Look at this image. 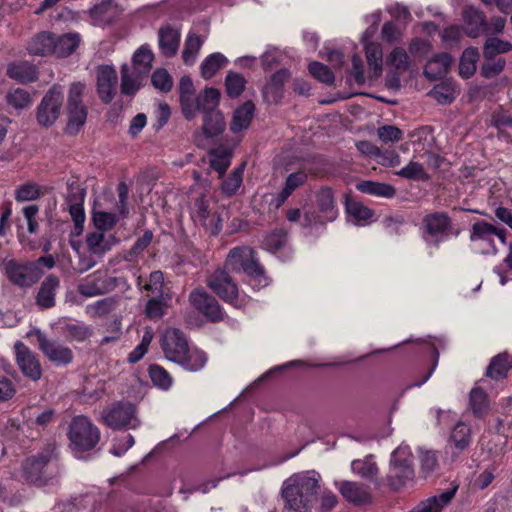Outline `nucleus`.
I'll use <instances>...</instances> for the list:
<instances>
[{
  "mask_svg": "<svg viewBox=\"0 0 512 512\" xmlns=\"http://www.w3.org/2000/svg\"><path fill=\"white\" fill-rule=\"evenodd\" d=\"M319 478L315 471H306L286 479L281 488L284 510L309 512L317 501Z\"/></svg>",
  "mask_w": 512,
  "mask_h": 512,
  "instance_id": "f257e3e1",
  "label": "nucleus"
},
{
  "mask_svg": "<svg viewBox=\"0 0 512 512\" xmlns=\"http://www.w3.org/2000/svg\"><path fill=\"white\" fill-rule=\"evenodd\" d=\"M117 197L111 190L101 193L92 206V224H117L129 215V187L120 181L116 188Z\"/></svg>",
  "mask_w": 512,
  "mask_h": 512,
  "instance_id": "f03ea898",
  "label": "nucleus"
},
{
  "mask_svg": "<svg viewBox=\"0 0 512 512\" xmlns=\"http://www.w3.org/2000/svg\"><path fill=\"white\" fill-rule=\"evenodd\" d=\"M162 349L169 361L191 372L201 370L208 359L205 352L197 348L190 349L184 333L177 328L166 331L162 340Z\"/></svg>",
  "mask_w": 512,
  "mask_h": 512,
  "instance_id": "7ed1b4c3",
  "label": "nucleus"
},
{
  "mask_svg": "<svg viewBox=\"0 0 512 512\" xmlns=\"http://www.w3.org/2000/svg\"><path fill=\"white\" fill-rule=\"evenodd\" d=\"M58 461L57 446L46 443L36 454L26 457L21 464V475L26 483L43 487L52 479L51 466Z\"/></svg>",
  "mask_w": 512,
  "mask_h": 512,
  "instance_id": "20e7f679",
  "label": "nucleus"
},
{
  "mask_svg": "<svg viewBox=\"0 0 512 512\" xmlns=\"http://www.w3.org/2000/svg\"><path fill=\"white\" fill-rule=\"evenodd\" d=\"M225 267L234 272L243 271L255 281V285L259 288L266 287L269 284L264 268L256 258L255 251L250 247L243 246L231 249L226 258Z\"/></svg>",
  "mask_w": 512,
  "mask_h": 512,
  "instance_id": "39448f33",
  "label": "nucleus"
},
{
  "mask_svg": "<svg viewBox=\"0 0 512 512\" xmlns=\"http://www.w3.org/2000/svg\"><path fill=\"white\" fill-rule=\"evenodd\" d=\"M85 90L86 85L82 82H73L69 86L64 110L67 116L65 130L68 134H78L86 124L89 110L84 102Z\"/></svg>",
  "mask_w": 512,
  "mask_h": 512,
  "instance_id": "423d86ee",
  "label": "nucleus"
},
{
  "mask_svg": "<svg viewBox=\"0 0 512 512\" xmlns=\"http://www.w3.org/2000/svg\"><path fill=\"white\" fill-rule=\"evenodd\" d=\"M413 460V454L408 446H399L392 452L386 476L387 485L391 490L398 492L413 481Z\"/></svg>",
  "mask_w": 512,
  "mask_h": 512,
  "instance_id": "0eeeda50",
  "label": "nucleus"
},
{
  "mask_svg": "<svg viewBox=\"0 0 512 512\" xmlns=\"http://www.w3.org/2000/svg\"><path fill=\"white\" fill-rule=\"evenodd\" d=\"M220 91L216 88H205L201 92L202 103L197 113H203V133L206 137H215L225 130V120L222 112L218 109L220 102Z\"/></svg>",
  "mask_w": 512,
  "mask_h": 512,
  "instance_id": "6e6552de",
  "label": "nucleus"
},
{
  "mask_svg": "<svg viewBox=\"0 0 512 512\" xmlns=\"http://www.w3.org/2000/svg\"><path fill=\"white\" fill-rule=\"evenodd\" d=\"M67 436L70 448L74 452H87L94 449L100 441V430L83 415L75 416L69 423Z\"/></svg>",
  "mask_w": 512,
  "mask_h": 512,
  "instance_id": "1a4fd4ad",
  "label": "nucleus"
},
{
  "mask_svg": "<svg viewBox=\"0 0 512 512\" xmlns=\"http://www.w3.org/2000/svg\"><path fill=\"white\" fill-rule=\"evenodd\" d=\"M136 413L134 404L129 401H118L103 409L101 419L113 430L136 429L140 426Z\"/></svg>",
  "mask_w": 512,
  "mask_h": 512,
  "instance_id": "9d476101",
  "label": "nucleus"
},
{
  "mask_svg": "<svg viewBox=\"0 0 512 512\" xmlns=\"http://www.w3.org/2000/svg\"><path fill=\"white\" fill-rule=\"evenodd\" d=\"M64 102L63 87L52 85L36 108V121L41 127L49 128L59 119Z\"/></svg>",
  "mask_w": 512,
  "mask_h": 512,
  "instance_id": "9b49d317",
  "label": "nucleus"
},
{
  "mask_svg": "<svg viewBox=\"0 0 512 512\" xmlns=\"http://www.w3.org/2000/svg\"><path fill=\"white\" fill-rule=\"evenodd\" d=\"M190 304L208 321L219 323L224 320L225 313L217 299L204 288L198 287L189 294Z\"/></svg>",
  "mask_w": 512,
  "mask_h": 512,
  "instance_id": "f8f14e48",
  "label": "nucleus"
},
{
  "mask_svg": "<svg viewBox=\"0 0 512 512\" xmlns=\"http://www.w3.org/2000/svg\"><path fill=\"white\" fill-rule=\"evenodd\" d=\"M5 271L10 282L19 287L32 286L43 274L37 263H18L15 260L6 263Z\"/></svg>",
  "mask_w": 512,
  "mask_h": 512,
  "instance_id": "ddd939ff",
  "label": "nucleus"
},
{
  "mask_svg": "<svg viewBox=\"0 0 512 512\" xmlns=\"http://www.w3.org/2000/svg\"><path fill=\"white\" fill-rule=\"evenodd\" d=\"M207 286L223 301L239 307L238 287L226 270H216L207 280Z\"/></svg>",
  "mask_w": 512,
  "mask_h": 512,
  "instance_id": "4468645a",
  "label": "nucleus"
},
{
  "mask_svg": "<svg viewBox=\"0 0 512 512\" xmlns=\"http://www.w3.org/2000/svg\"><path fill=\"white\" fill-rule=\"evenodd\" d=\"M16 363L22 374L31 381L37 382L42 377V366L38 355L21 341L14 345Z\"/></svg>",
  "mask_w": 512,
  "mask_h": 512,
  "instance_id": "2eb2a0df",
  "label": "nucleus"
},
{
  "mask_svg": "<svg viewBox=\"0 0 512 512\" xmlns=\"http://www.w3.org/2000/svg\"><path fill=\"white\" fill-rule=\"evenodd\" d=\"M35 335L39 349L42 353L56 365H68L73 360L72 350L56 341L49 340L46 335L39 329L33 331Z\"/></svg>",
  "mask_w": 512,
  "mask_h": 512,
  "instance_id": "dca6fc26",
  "label": "nucleus"
},
{
  "mask_svg": "<svg viewBox=\"0 0 512 512\" xmlns=\"http://www.w3.org/2000/svg\"><path fill=\"white\" fill-rule=\"evenodd\" d=\"M201 92L195 96V89L192 79L184 75L179 81V101L184 118L188 121L197 115V109L202 103Z\"/></svg>",
  "mask_w": 512,
  "mask_h": 512,
  "instance_id": "f3484780",
  "label": "nucleus"
},
{
  "mask_svg": "<svg viewBox=\"0 0 512 512\" xmlns=\"http://www.w3.org/2000/svg\"><path fill=\"white\" fill-rule=\"evenodd\" d=\"M316 205L318 216L313 224H327L337 219L339 211L332 188L325 186L317 192Z\"/></svg>",
  "mask_w": 512,
  "mask_h": 512,
  "instance_id": "a211bd4d",
  "label": "nucleus"
},
{
  "mask_svg": "<svg viewBox=\"0 0 512 512\" xmlns=\"http://www.w3.org/2000/svg\"><path fill=\"white\" fill-rule=\"evenodd\" d=\"M291 77L288 69L282 68L273 73L262 89V96L267 104H278L284 97V85Z\"/></svg>",
  "mask_w": 512,
  "mask_h": 512,
  "instance_id": "6ab92c4d",
  "label": "nucleus"
},
{
  "mask_svg": "<svg viewBox=\"0 0 512 512\" xmlns=\"http://www.w3.org/2000/svg\"><path fill=\"white\" fill-rule=\"evenodd\" d=\"M117 72L110 65H102L97 72V93L101 101L110 103L116 93Z\"/></svg>",
  "mask_w": 512,
  "mask_h": 512,
  "instance_id": "aec40b11",
  "label": "nucleus"
},
{
  "mask_svg": "<svg viewBox=\"0 0 512 512\" xmlns=\"http://www.w3.org/2000/svg\"><path fill=\"white\" fill-rule=\"evenodd\" d=\"M60 289V278L55 274H49L41 282L35 303L41 310H48L56 305V295Z\"/></svg>",
  "mask_w": 512,
  "mask_h": 512,
  "instance_id": "412c9836",
  "label": "nucleus"
},
{
  "mask_svg": "<svg viewBox=\"0 0 512 512\" xmlns=\"http://www.w3.org/2000/svg\"><path fill=\"white\" fill-rule=\"evenodd\" d=\"M6 75L8 78L26 85L36 82L39 78V70L36 65L26 61H13L7 65Z\"/></svg>",
  "mask_w": 512,
  "mask_h": 512,
  "instance_id": "4be33fe9",
  "label": "nucleus"
},
{
  "mask_svg": "<svg viewBox=\"0 0 512 512\" xmlns=\"http://www.w3.org/2000/svg\"><path fill=\"white\" fill-rule=\"evenodd\" d=\"M462 19L465 24V34L470 38H477L483 34L486 27L485 13L474 7L467 6L462 12Z\"/></svg>",
  "mask_w": 512,
  "mask_h": 512,
  "instance_id": "5701e85b",
  "label": "nucleus"
},
{
  "mask_svg": "<svg viewBox=\"0 0 512 512\" xmlns=\"http://www.w3.org/2000/svg\"><path fill=\"white\" fill-rule=\"evenodd\" d=\"M117 287L114 277H96L92 281L85 280L77 286V291L84 297H94L106 294Z\"/></svg>",
  "mask_w": 512,
  "mask_h": 512,
  "instance_id": "b1692460",
  "label": "nucleus"
},
{
  "mask_svg": "<svg viewBox=\"0 0 512 512\" xmlns=\"http://www.w3.org/2000/svg\"><path fill=\"white\" fill-rule=\"evenodd\" d=\"M181 34L178 29L170 24L162 26L158 31V44L161 53L166 57H173L176 55Z\"/></svg>",
  "mask_w": 512,
  "mask_h": 512,
  "instance_id": "393cba45",
  "label": "nucleus"
},
{
  "mask_svg": "<svg viewBox=\"0 0 512 512\" xmlns=\"http://www.w3.org/2000/svg\"><path fill=\"white\" fill-rule=\"evenodd\" d=\"M452 62L453 58L449 53H437L426 63L423 73L431 81L439 80L448 73Z\"/></svg>",
  "mask_w": 512,
  "mask_h": 512,
  "instance_id": "a878e982",
  "label": "nucleus"
},
{
  "mask_svg": "<svg viewBox=\"0 0 512 512\" xmlns=\"http://www.w3.org/2000/svg\"><path fill=\"white\" fill-rule=\"evenodd\" d=\"M457 489L458 486H453L438 495L429 497L418 503L410 512H441L455 497Z\"/></svg>",
  "mask_w": 512,
  "mask_h": 512,
  "instance_id": "bb28decb",
  "label": "nucleus"
},
{
  "mask_svg": "<svg viewBox=\"0 0 512 512\" xmlns=\"http://www.w3.org/2000/svg\"><path fill=\"white\" fill-rule=\"evenodd\" d=\"M148 76L130 69L127 64L121 67V93L132 96L144 85Z\"/></svg>",
  "mask_w": 512,
  "mask_h": 512,
  "instance_id": "cd10ccee",
  "label": "nucleus"
},
{
  "mask_svg": "<svg viewBox=\"0 0 512 512\" xmlns=\"http://www.w3.org/2000/svg\"><path fill=\"white\" fill-rule=\"evenodd\" d=\"M254 112L255 105L251 100H248L237 107L230 122L231 132L236 134L247 129L254 117Z\"/></svg>",
  "mask_w": 512,
  "mask_h": 512,
  "instance_id": "c85d7f7f",
  "label": "nucleus"
},
{
  "mask_svg": "<svg viewBox=\"0 0 512 512\" xmlns=\"http://www.w3.org/2000/svg\"><path fill=\"white\" fill-rule=\"evenodd\" d=\"M340 492L347 501L358 506L371 502L370 493L363 485L356 482H342L340 486Z\"/></svg>",
  "mask_w": 512,
  "mask_h": 512,
  "instance_id": "c756f323",
  "label": "nucleus"
},
{
  "mask_svg": "<svg viewBox=\"0 0 512 512\" xmlns=\"http://www.w3.org/2000/svg\"><path fill=\"white\" fill-rule=\"evenodd\" d=\"M356 189L364 194L391 199L396 195V188L388 183L362 180L356 183Z\"/></svg>",
  "mask_w": 512,
  "mask_h": 512,
  "instance_id": "7c9ffc66",
  "label": "nucleus"
},
{
  "mask_svg": "<svg viewBox=\"0 0 512 512\" xmlns=\"http://www.w3.org/2000/svg\"><path fill=\"white\" fill-rule=\"evenodd\" d=\"M491 125L498 131L497 138L512 144V133L508 130L512 129V115L503 109H497L492 113Z\"/></svg>",
  "mask_w": 512,
  "mask_h": 512,
  "instance_id": "2f4dec72",
  "label": "nucleus"
},
{
  "mask_svg": "<svg viewBox=\"0 0 512 512\" xmlns=\"http://www.w3.org/2000/svg\"><path fill=\"white\" fill-rule=\"evenodd\" d=\"M512 368V360L508 353H500L493 357L486 369V376L499 381L507 377L509 370Z\"/></svg>",
  "mask_w": 512,
  "mask_h": 512,
  "instance_id": "473e14b6",
  "label": "nucleus"
},
{
  "mask_svg": "<svg viewBox=\"0 0 512 512\" xmlns=\"http://www.w3.org/2000/svg\"><path fill=\"white\" fill-rule=\"evenodd\" d=\"M28 51L31 55H55L54 34L47 31L39 33L29 43Z\"/></svg>",
  "mask_w": 512,
  "mask_h": 512,
  "instance_id": "72a5a7b5",
  "label": "nucleus"
},
{
  "mask_svg": "<svg viewBox=\"0 0 512 512\" xmlns=\"http://www.w3.org/2000/svg\"><path fill=\"white\" fill-rule=\"evenodd\" d=\"M209 155L210 167L218 172L219 178H222L231 164L232 149L221 145L212 149Z\"/></svg>",
  "mask_w": 512,
  "mask_h": 512,
  "instance_id": "f704fd0d",
  "label": "nucleus"
},
{
  "mask_svg": "<svg viewBox=\"0 0 512 512\" xmlns=\"http://www.w3.org/2000/svg\"><path fill=\"white\" fill-rule=\"evenodd\" d=\"M81 42L78 33H66L59 36L54 34L55 55L60 58L68 57L76 51Z\"/></svg>",
  "mask_w": 512,
  "mask_h": 512,
  "instance_id": "c9c22d12",
  "label": "nucleus"
},
{
  "mask_svg": "<svg viewBox=\"0 0 512 512\" xmlns=\"http://www.w3.org/2000/svg\"><path fill=\"white\" fill-rule=\"evenodd\" d=\"M154 54L148 45H142L136 50L132 57V66L130 69L148 76L152 69Z\"/></svg>",
  "mask_w": 512,
  "mask_h": 512,
  "instance_id": "e433bc0d",
  "label": "nucleus"
},
{
  "mask_svg": "<svg viewBox=\"0 0 512 512\" xmlns=\"http://www.w3.org/2000/svg\"><path fill=\"white\" fill-rule=\"evenodd\" d=\"M469 409L476 418H483L489 410L488 395L481 387H474L469 393Z\"/></svg>",
  "mask_w": 512,
  "mask_h": 512,
  "instance_id": "4c0bfd02",
  "label": "nucleus"
},
{
  "mask_svg": "<svg viewBox=\"0 0 512 512\" xmlns=\"http://www.w3.org/2000/svg\"><path fill=\"white\" fill-rule=\"evenodd\" d=\"M364 49L369 69L372 71L371 78H377L382 73V47L377 42H368L365 44Z\"/></svg>",
  "mask_w": 512,
  "mask_h": 512,
  "instance_id": "58836bf2",
  "label": "nucleus"
},
{
  "mask_svg": "<svg viewBox=\"0 0 512 512\" xmlns=\"http://www.w3.org/2000/svg\"><path fill=\"white\" fill-rule=\"evenodd\" d=\"M344 205L347 216L356 221H367L372 219L374 215V211L371 208L351 198L348 194L345 195Z\"/></svg>",
  "mask_w": 512,
  "mask_h": 512,
  "instance_id": "ea45409f",
  "label": "nucleus"
},
{
  "mask_svg": "<svg viewBox=\"0 0 512 512\" xmlns=\"http://www.w3.org/2000/svg\"><path fill=\"white\" fill-rule=\"evenodd\" d=\"M8 106L17 111L27 109L32 104V96L30 92L24 88H10L5 96Z\"/></svg>",
  "mask_w": 512,
  "mask_h": 512,
  "instance_id": "a19ab883",
  "label": "nucleus"
},
{
  "mask_svg": "<svg viewBox=\"0 0 512 512\" xmlns=\"http://www.w3.org/2000/svg\"><path fill=\"white\" fill-rule=\"evenodd\" d=\"M246 168V162L240 163L232 172L222 181L221 191L224 195L231 197L236 194L243 182V174Z\"/></svg>",
  "mask_w": 512,
  "mask_h": 512,
  "instance_id": "79ce46f5",
  "label": "nucleus"
},
{
  "mask_svg": "<svg viewBox=\"0 0 512 512\" xmlns=\"http://www.w3.org/2000/svg\"><path fill=\"white\" fill-rule=\"evenodd\" d=\"M353 472L360 475L362 478L374 482L377 486L380 485L377 479L378 467L373 461V456L369 455L363 460H354L351 464Z\"/></svg>",
  "mask_w": 512,
  "mask_h": 512,
  "instance_id": "37998d69",
  "label": "nucleus"
},
{
  "mask_svg": "<svg viewBox=\"0 0 512 512\" xmlns=\"http://www.w3.org/2000/svg\"><path fill=\"white\" fill-rule=\"evenodd\" d=\"M227 63L228 59L222 53H212L201 63V76L206 80L211 79Z\"/></svg>",
  "mask_w": 512,
  "mask_h": 512,
  "instance_id": "c03bdc74",
  "label": "nucleus"
},
{
  "mask_svg": "<svg viewBox=\"0 0 512 512\" xmlns=\"http://www.w3.org/2000/svg\"><path fill=\"white\" fill-rule=\"evenodd\" d=\"M307 179V173L301 170L289 174L283 189L278 194V203H284L298 187L302 186L307 181Z\"/></svg>",
  "mask_w": 512,
  "mask_h": 512,
  "instance_id": "a18cd8bd",
  "label": "nucleus"
},
{
  "mask_svg": "<svg viewBox=\"0 0 512 512\" xmlns=\"http://www.w3.org/2000/svg\"><path fill=\"white\" fill-rule=\"evenodd\" d=\"M428 96L435 99L441 105H448L456 99L457 95L452 82L441 81L434 85L429 91Z\"/></svg>",
  "mask_w": 512,
  "mask_h": 512,
  "instance_id": "49530a36",
  "label": "nucleus"
},
{
  "mask_svg": "<svg viewBox=\"0 0 512 512\" xmlns=\"http://www.w3.org/2000/svg\"><path fill=\"white\" fill-rule=\"evenodd\" d=\"M479 59L478 50L474 47L466 48L459 61V75L469 79L476 72V63Z\"/></svg>",
  "mask_w": 512,
  "mask_h": 512,
  "instance_id": "de8ad7c7",
  "label": "nucleus"
},
{
  "mask_svg": "<svg viewBox=\"0 0 512 512\" xmlns=\"http://www.w3.org/2000/svg\"><path fill=\"white\" fill-rule=\"evenodd\" d=\"M505 229L497 228V226H473V232L471 233V240L475 241L478 239L488 242L493 250L495 249L493 236H497L501 243H505Z\"/></svg>",
  "mask_w": 512,
  "mask_h": 512,
  "instance_id": "09e8293b",
  "label": "nucleus"
},
{
  "mask_svg": "<svg viewBox=\"0 0 512 512\" xmlns=\"http://www.w3.org/2000/svg\"><path fill=\"white\" fill-rule=\"evenodd\" d=\"M97 230L87 236L86 242L89 250L94 254H101L110 248L109 241L105 239L104 232L113 226H96Z\"/></svg>",
  "mask_w": 512,
  "mask_h": 512,
  "instance_id": "8fccbe9b",
  "label": "nucleus"
},
{
  "mask_svg": "<svg viewBox=\"0 0 512 512\" xmlns=\"http://www.w3.org/2000/svg\"><path fill=\"white\" fill-rule=\"evenodd\" d=\"M62 334L69 341H84L92 335V329L90 326L83 323H65L62 327Z\"/></svg>",
  "mask_w": 512,
  "mask_h": 512,
  "instance_id": "3c124183",
  "label": "nucleus"
},
{
  "mask_svg": "<svg viewBox=\"0 0 512 512\" xmlns=\"http://www.w3.org/2000/svg\"><path fill=\"white\" fill-rule=\"evenodd\" d=\"M512 51V43L497 37H488L483 46L484 58H494L498 54Z\"/></svg>",
  "mask_w": 512,
  "mask_h": 512,
  "instance_id": "603ef678",
  "label": "nucleus"
},
{
  "mask_svg": "<svg viewBox=\"0 0 512 512\" xmlns=\"http://www.w3.org/2000/svg\"><path fill=\"white\" fill-rule=\"evenodd\" d=\"M202 44L203 40L199 35L188 34L182 51V59L186 65H193L195 63L196 55L201 49Z\"/></svg>",
  "mask_w": 512,
  "mask_h": 512,
  "instance_id": "864d4df0",
  "label": "nucleus"
},
{
  "mask_svg": "<svg viewBox=\"0 0 512 512\" xmlns=\"http://www.w3.org/2000/svg\"><path fill=\"white\" fill-rule=\"evenodd\" d=\"M246 79L240 73L230 71L225 77V89L230 98H238L246 87Z\"/></svg>",
  "mask_w": 512,
  "mask_h": 512,
  "instance_id": "5fc2aeb1",
  "label": "nucleus"
},
{
  "mask_svg": "<svg viewBox=\"0 0 512 512\" xmlns=\"http://www.w3.org/2000/svg\"><path fill=\"white\" fill-rule=\"evenodd\" d=\"M471 438V429L470 427L463 423L458 422L450 435V441L454 444L455 448L459 451H463L470 444Z\"/></svg>",
  "mask_w": 512,
  "mask_h": 512,
  "instance_id": "6e6d98bb",
  "label": "nucleus"
},
{
  "mask_svg": "<svg viewBox=\"0 0 512 512\" xmlns=\"http://www.w3.org/2000/svg\"><path fill=\"white\" fill-rule=\"evenodd\" d=\"M91 19L98 24H107L112 20V0H103L89 11Z\"/></svg>",
  "mask_w": 512,
  "mask_h": 512,
  "instance_id": "4d7b16f0",
  "label": "nucleus"
},
{
  "mask_svg": "<svg viewBox=\"0 0 512 512\" xmlns=\"http://www.w3.org/2000/svg\"><path fill=\"white\" fill-rule=\"evenodd\" d=\"M308 71L315 79L326 85H332L334 83V73L327 65L321 62L312 61L309 63Z\"/></svg>",
  "mask_w": 512,
  "mask_h": 512,
  "instance_id": "13d9d810",
  "label": "nucleus"
},
{
  "mask_svg": "<svg viewBox=\"0 0 512 512\" xmlns=\"http://www.w3.org/2000/svg\"><path fill=\"white\" fill-rule=\"evenodd\" d=\"M151 83L162 93H168L173 87L172 77L165 68H158L152 73Z\"/></svg>",
  "mask_w": 512,
  "mask_h": 512,
  "instance_id": "bf43d9fd",
  "label": "nucleus"
},
{
  "mask_svg": "<svg viewBox=\"0 0 512 512\" xmlns=\"http://www.w3.org/2000/svg\"><path fill=\"white\" fill-rule=\"evenodd\" d=\"M286 236L287 232L283 228H276L271 234L265 237L263 246L270 252H276L285 245Z\"/></svg>",
  "mask_w": 512,
  "mask_h": 512,
  "instance_id": "052dcab7",
  "label": "nucleus"
},
{
  "mask_svg": "<svg viewBox=\"0 0 512 512\" xmlns=\"http://www.w3.org/2000/svg\"><path fill=\"white\" fill-rule=\"evenodd\" d=\"M421 472L427 477L439 468L438 456L435 451L425 450L420 452Z\"/></svg>",
  "mask_w": 512,
  "mask_h": 512,
  "instance_id": "680f3d73",
  "label": "nucleus"
},
{
  "mask_svg": "<svg viewBox=\"0 0 512 512\" xmlns=\"http://www.w3.org/2000/svg\"><path fill=\"white\" fill-rule=\"evenodd\" d=\"M387 63L404 72L409 68V56L402 47H395L387 57Z\"/></svg>",
  "mask_w": 512,
  "mask_h": 512,
  "instance_id": "e2e57ef3",
  "label": "nucleus"
},
{
  "mask_svg": "<svg viewBox=\"0 0 512 512\" xmlns=\"http://www.w3.org/2000/svg\"><path fill=\"white\" fill-rule=\"evenodd\" d=\"M40 188L36 183L28 182L19 186L15 191V199L18 202L33 201L40 197Z\"/></svg>",
  "mask_w": 512,
  "mask_h": 512,
  "instance_id": "0e129e2a",
  "label": "nucleus"
},
{
  "mask_svg": "<svg viewBox=\"0 0 512 512\" xmlns=\"http://www.w3.org/2000/svg\"><path fill=\"white\" fill-rule=\"evenodd\" d=\"M210 214L209 200L204 195L195 199L191 207V217L194 222L205 221Z\"/></svg>",
  "mask_w": 512,
  "mask_h": 512,
  "instance_id": "69168bd1",
  "label": "nucleus"
},
{
  "mask_svg": "<svg viewBox=\"0 0 512 512\" xmlns=\"http://www.w3.org/2000/svg\"><path fill=\"white\" fill-rule=\"evenodd\" d=\"M505 65L506 61L503 58H485L481 67V74L485 78L495 77L503 71Z\"/></svg>",
  "mask_w": 512,
  "mask_h": 512,
  "instance_id": "338daca9",
  "label": "nucleus"
},
{
  "mask_svg": "<svg viewBox=\"0 0 512 512\" xmlns=\"http://www.w3.org/2000/svg\"><path fill=\"white\" fill-rule=\"evenodd\" d=\"M432 50V45L429 41L422 38H414L409 44L410 54L417 60L421 61L428 56Z\"/></svg>",
  "mask_w": 512,
  "mask_h": 512,
  "instance_id": "774afa93",
  "label": "nucleus"
}]
</instances>
